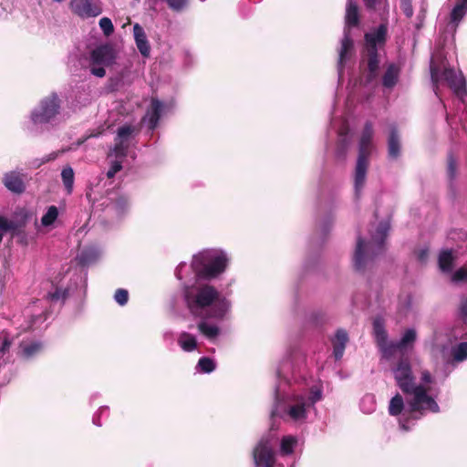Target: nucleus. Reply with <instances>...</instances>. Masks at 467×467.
Masks as SVG:
<instances>
[{
  "mask_svg": "<svg viewBox=\"0 0 467 467\" xmlns=\"http://www.w3.org/2000/svg\"><path fill=\"white\" fill-rule=\"evenodd\" d=\"M346 28L349 30L351 27L359 26L360 17L358 4L353 0H348L345 15Z\"/></svg>",
  "mask_w": 467,
  "mask_h": 467,
  "instance_id": "18",
  "label": "nucleus"
},
{
  "mask_svg": "<svg viewBox=\"0 0 467 467\" xmlns=\"http://www.w3.org/2000/svg\"><path fill=\"white\" fill-rule=\"evenodd\" d=\"M393 374L397 385L401 391L403 393H409L410 388L415 385L410 361L408 359L401 358L393 369Z\"/></svg>",
  "mask_w": 467,
  "mask_h": 467,
  "instance_id": "9",
  "label": "nucleus"
},
{
  "mask_svg": "<svg viewBox=\"0 0 467 467\" xmlns=\"http://www.w3.org/2000/svg\"><path fill=\"white\" fill-rule=\"evenodd\" d=\"M441 78L447 82L450 88L460 99H463L467 95L466 81L462 74H457L451 67H445Z\"/></svg>",
  "mask_w": 467,
  "mask_h": 467,
  "instance_id": "11",
  "label": "nucleus"
},
{
  "mask_svg": "<svg viewBox=\"0 0 467 467\" xmlns=\"http://www.w3.org/2000/svg\"><path fill=\"white\" fill-rule=\"evenodd\" d=\"M402 428H403L404 430H406V431L408 430V429L405 427V425H404V424H402Z\"/></svg>",
  "mask_w": 467,
  "mask_h": 467,
  "instance_id": "58",
  "label": "nucleus"
},
{
  "mask_svg": "<svg viewBox=\"0 0 467 467\" xmlns=\"http://www.w3.org/2000/svg\"><path fill=\"white\" fill-rule=\"evenodd\" d=\"M61 178L63 184L68 194L72 192L74 184V171L70 166H67L62 170Z\"/></svg>",
  "mask_w": 467,
  "mask_h": 467,
  "instance_id": "32",
  "label": "nucleus"
},
{
  "mask_svg": "<svg viewBox=\"0 0 467 467\" xmlns=\"http://www.w3.org/2000/svg\"><path fill=\"white\" fill-rule=\"evenodd\" d=\"M69 7L73 14L83 19L96 17L102 13L99 0H71Z\"/></svg>",
  "mask_w": 467,
  "mask_h": 467,
  "instance_id": "8",
  "label": "nucleus"
},
{
  "mask_svg": "<svg viewBox=\"0 0 467 467\" xmlns=\"http://www.w3.org/2000/svg\"><path fill=\"white\" fill-rule=\"evenodd\" d=\"M163 109V104L159 99L151 98L150 99V107L147 112V117L149 118V129L153 130L157 127L161 112Z\"/></svg>",
  "mask_w": 467,
  "mask_h": 467,
  "instance_id": "19",
  "label": "nucleus"
},
{
  "mask_svg": "<svg viewBox=\"0 0 467 467\" xmlns=\"http://www.w3.org/2000/svg\"><path fill=\"white\" fill-rule=\"evenodd\" d=\"M349 145V140L347 136L340 133V138L337 142L336 155L339 159H345Z\"/></svg>",
  "mask_w": 467,
  "mask_h": 467,
  "instance_id": "35",
  "label": "nucleus"
},
{
  "mask_svg": "<svg viewBox=\"0 0 467 467\" xmlns=\"http://www.w3.org/2000/svg\"><path fill=\"white\" fill-rule=\"evenodd\" d=\"M19 348L21 349L22 357L28 359L39 353L43 348V345L39 341H33L30 343L22 342L19 345Z\"/></svg>",
  "mask_w": 467,
  "mask_h": 467,
  "instance_id": "22",
  "label": "nucleus"
},
{
  "mask_svg": "<svg viewBox=\"0 0 467 467\" xmlns=\"http://www.w3.org/2000/svg\"><path fill=\"white\" fill-rule=\"evenodd\" d=\"M199 331L206 337L208 339H214L220 333V329L217 326L209 325L205 321H202L198 324Z\"/></svg>",
  "mask_w": 467,
  "mask_h": 467,
  "instance_id": "29",
  "label": "nucleus"
},
{
  "mask_svg": "<svg viewBox=\"0 0 467 467\" xmlns=\"http://www.w3.org/2000/svg\"><path fill=\"white\" fill-rule=\"evenodd\" d=\"M185 301L191 314L195 317L201 316L203 309L211 307L210 317L223 318L230 307L229 301L210 285L192 287L185 293Z\"/></svg>",
  "mask_w": 467,
  "mask_h": 467,
  "instance_id": "1",
  "label": "nucleus"
},
{
  "mask_svg": "<svg viewBox=\"0 0 467 467\" xmlns=\"http://www.w3.org/2000/svg\"><path fill=\"white\" fill-rule=\"evenodd\" d=\"M400 67L390 63L382 76V85L387 88H392L396 86L400 77Z\"/></svg>",
  "mask_w": 467,
  "mask_h": 467,
  "instance_id": "21",
  "label": "nucleus"
},
{
  "mask_svg": "<svg viewBox=\"0 0 467 467\" xmlns=\"http://www.w3.org/2000/svg\"><path fill=\"white\" fill-rule=\"evenodd\" d=\"M61 100L52 93L40 100L39 105L31 112V120L35 124L48 123L59 113Z\"/></svg>",
  "mask_w": 467,
  "mask_h": 467,
  "instance_id": "5",
  "label": "nucleus"
},
{
  "mask_svg": "<svg viewBox=\"0 0 467 467\" xmlns=\"http://www.w3.org/2000/svg\"><path fill=\"white\" fill-rule=\"evenodd\" d=\"M378 347L387 358L393 356L397 350L401 349L398 342H388V340L384 345H379Z\"/></svg>",
  "mask_w": 467,
  "mask_h": 467,
  "instance_id": "38",
  "label": "nucleus"
},
{
  "mask_svg": "<svg viewBox=\"0 0 467 467\" xmlns=\"http://www.w3.org/2000/svg\"><path fill=\"white\" fill-rule=\"evenodd\" d=\"M99 24L105 36H109L113 33L114 26L109 17H102Z\"/></svg>",
  "mask_w": 467,
  "mask_h": 467,
  "instance_id": "42",
  "label": "nucleus"
},
{
  "mask_svg": "<svg viewBox=\"0 0 467 467\" xmlns=\"http://www.w3.org/2000/svg\"><path fill=\"white\" fill-rule=\"evenodd\" d=\"M447 176L451 182H452L457 176L458 170V159L452 150L447 153Z\"/></svg>",
  "mask_w": 467,
  "mask_h": 467,
  "instance_id": "26",
  "label": "nucleus"
},
{
  "mask_svg": "<svg viewBox=\"0 0 467 467\" xmlns=\"http://www.w3.org/2000/svg\"><path fill=\"white\" fill-rule=\"evenodd\" d=\"M389 231L387 222H380L370 241L366 242L361 236L357 239L353 256V265L357 272L365 273L374 265L375 257L385 250V240Z\"/></svg>",
  "mask_w": 467,
  "mask_h": 467,
  "instance_id": "3",
  "label": "nucleus"
},
{
  "mask_svg": "<svg viewBox=\"0 0 467 467\" xmlns=\"http://www.w3.org/2000/svg\"><path fill=\"white\" fill-rule=\"evenodd\" d=\"M57 154L56 152H52V153H50V154H49V155H48V156H47L44 161H42L38 164V166H39V165H41V164H43V163H45V162H47V161H53V160H55V159L57 158Z\"/></svg>",
  "mask_w": 467,
  "mask_h": 467,
  "instance_id": "53",
  "label": "nucleus"
},
{
  "mask_svg": "<svg viewBox=\"0 0 467 467\" xmlns=\"http://www.w3.org/2000/svg\"><path fill=\"white\" fill-rule=\"evenodd\" d=\"M122 169V161H114L111 162L109 169L107 171V177L109 179L113 178L117 172H119Z\"/></svg>",
  "mask_w": 467,
  "mask_h": 467,
  "instance_id": "47",
  "label": "nucleus"
},
{
  "mask_svg": "<svg viewBox=\"0 0 467 467\" xmlns=\"http://www.w3.org/2000/svg\"><path fill=\"white\" fill-rule=\"evenodd\" d=\"M400 7L408 18H410L413 16L411 0H400Z\"/></svg>",
  "mask_w": 467,
  "mask_h": 467,
  "instance_id": "46",
  "label": "nucleus"
},
{
  "mask_svg": "<svg viewBox=\"0 0 467 467\" xmlns=\"http://www.w3.org/2000/svg\"><path fill=\"white\" fill-rule=\"evenodd\" d=\"M3 183L7 190L16 194H21L26 190L23 177L16 171L5 173L3 177Z\"/></svg>",
  "mask_w": 467,
  "mask_h": 467,
  "instance_id": "14",
  "label": "nucleus"
},
{
  "mask_svg": "<svg viewBox=\"0 0 467 467\" xmlns=\"http://www.w3.org/2000/svg\"><path fill=\"white\" fill-rule=\"evenodd\" d=\"M404 409V400L400 393H397L389 401V413L391 416H399Z\"/></svg>",
  "mask_w": 467,
  "mask_h": 467,
  "instance_id": "28",
  "label": "nucleus"
},
{
  "mask_svg": "<svg viewBox=\"0 0 467 467\" xmlns=\"http://www.w3.org/2000/svg\"><path fill=\"white\" fill-rule=\"evenodd\" d=\"M451 280L452 283L458 284L461 282H467V268L462 266L456 270L454 274L451 275Z\"/></svg>",
  "mask_w": 467,
  "mask_h": 467,
  "instance_id": "40",
  "label": "nucleus"
},
{
  "mask_svg": "<svg viewBox=\"0 0 467 467\" xmlns=\"http://www.w3.org/2000/svg\"><path fill=\"white\" fill-rule=\"evenodd\" d=\"M179 345L184 351L192 352L197 348V341L194 336L183 332L180 336Z\"/></svg>",
  "mask_w": 467,
  "mask_h": 467,
  "instance_id": "25",
  "label": "nucleus"
},
{
  "mask_svg": "<svg viewBox=\"0 0 467 467\" xmlns=\"http://www.w3.org/2000/svg\"><path fill=\"white\" fill-rule=\"evenodd\" d=\"M187 1L188 0H167V4L173 11L180 12L184 8Z\"/></svg>",
  "mask_w": 467,
  "mask_h": 467,
  "instance_id": "48",
  "label": "nucleus"
},
{
  "mask_svg": "<svg viewBox=\"0 0 467 467\" xmlns=\"http://www.w3.org/2000/svg\"><path fill=\"white\" fill-rule=\"evenodd\" d=\"M58 210L55 205L49 206L47 213L41 218V223L44 226H49L57 220Z\"/></svg>",
  "mask_w": 467,
  "mask_h": 467,
  "instance_id": "36",
  "label": "nucleus"
},
{
  "mask_svg": "<svg viewBox=\"0 0 467 467\" xmlns=\"http://www.w3.org/2000/svg\"><path fill=\"white\" fill-rule=\"evenodd\" d=\"M388 39V25L380 24L376 29L365 33L364 44L360 53V67L364 68L367 83H371L379 76L380 65L379 51L384 48Z\"/></svg>",
  "mask_w": 467,
  "mask_h": 467,
  "instance_id": "2",
  "label": "nucleus"
},
{
  "mask_svg": "<svg viewBox=\"0 0 467 467\" xmlns=\"http://www.w3.org/2000/svg\"><path fill=\"white\" fill-rule=\"evenodd\" d=\"M112 204L117 211H124L128 206V200L124 196H119L112 201Z\"/></svg>",
  "mask_w": 467,
  "mask_h": 467,
  "instance_id": "49",
  "label": "nucleus"
},
{
  "mask_svg": "<svg viewBox=\"0 0 467 467\" xmlns=\"http://www.w3.org/2000/svg\"><path fill=\"white\" fill-rule=\"evenodd\" d=\"M320 398H321L320 392L314 393V395L311 397L312 402L315 403L316 401L320 400Z\"/></svg>",
  "mask_w": 467,
  "mask_h": 467,
  "instance_id": "56",
  "label": "nucleus"
},
{
  "mask_svg": "<svg viewBox=\"0 0 467 467\" xmlns=\"http://www.w3.org/2000/svg\"><path fill=\"white\" fill-rule=\"evenodd\" d=\"M431 78L435 90L438 89V82L440 80L439 69L434 66H431Z\"/></svg>",
  "mask_w": 467,
  "mask_h": 467,
  "instance_id": "51",
  "label": "nucleus"
},
{
  "mask_svg": "<svg viewBox=\"0 0 467 467\" xmlns=\"http://www.w3.org/2000/svg\"><path fill=\"white\" fill-rule=\"evenodd\" d=\"M408 394H411L412 398L408 400L410 413L420 412L421 415L424 410L438 412L440 407L437 402L427 393V389L422 385H413Z\"/></svg>",
  "mask_w": 467,
  "mask_h": 467,
  "instance_id": "6",
  "label": "nucleus"
},
{
  "mask_svg": "<svg viewBox=\"0 0 467 467\" xmlns=\"http://www.w3.org/2000/svg\"><path fill=\"white\" fill-rule=\"evenodd\" d=\"M354 54V41L348 29H344V36L341 39V47L338 51L337 67L340 72L345 68L346 62Z\"/></svg>",
  "mask_w": 467,
  "mask_h": 467,
  "instance_id": "13",
  "label": "nucleus"
},
{
  "mask_svg": "<svg viewBox=\"0 0 467 467\" xmlns=\"http://www.w3.org/2000/svg\"><path fill=\"white\" fill-rule=\"evenodd\" d=\"M454 256L451 250H443L438 258L439 267L442 272H450L452 269Z\"/></svg>",
  "mask_w": 467,
  "mask_h": 467,
  "instance_id": "24",
  "label": "nucleus"
},
{
  "mask_svg": "<svg viewBox=\"0 0 467 467\" xmlns=\"http://www.w3.org/2000/svg\"><path fill=\"white\" fill-rule=\"evenodd\" d=\"M368 10L375 11L380 6H385L388 4V0H362Z\"/></svg>",
  "mask_w": 467,
  "mask_h": 467,
  "instance_id": "45",
  "label": "nucleus"
},
{
  "mask_svg": "<svg viewBox=\"0 0 467 467\" xmlns=\"http://www.w3.org/2000/svg\"><path fill=\"white\" fill-rule=\"evenodd\" d=\"M374 135L373 125L367 121L364 125L358 143V154L355 165L353 181L357 197H359L367 179L369 167V159L372 151V139Z\"/></svg>",
  "mask_w": 467,
  "mask_h": 467,
  "instance_id": "4",
  "label": "nucleus"
},
{
  "mask_svg": "<svg viewBox=\"0 0 467 467\" xmlns=\"http://www.w3.org/2000/svg\"><path fill=\"white\" fill-rule=\"evenodd\" d=\"M295 443L296 441L292 437H284L281 441V451L285 454L291 453Z\"/></svg>",
  "mask_w": 467,
  "mask_h": 467,
  "instance_id": "44",
  "label": "nucleus"
},
{
  "mask_svg": "<svg viewBox=\"0 0 467 467\" xmlns=\"http://www.w3.org/2000/svg\"><path fill=\"white\" fill-rule=\"evenodd\" d=\"M400 140L398 129L393 126L390 128L388 140V154L391 159H397L400 155Z\"/></svg>",
  "mask_w": 467,
  "mask_h": 467,
  "instance_id": "20",
  "label": "nucleus"
},
{
  "mask_svg": "<svg viewBox=\"0 0 467 467\" xmlns=\"http://www.w3.org/2000/svg\"><path fill=\"white\" fill-rule=\"evenodd\" d=\"M467 13V0H459L450 13L449 26L455 33Z\"/></svg>",
  "mask_w": 467,
  "mask_h": 467,
  "instance_id": "15",
  "label": "nucleus"
},
{
  "mask_svg": "<svg viewBox=\"0 0 467 467\" xmlns=\"http://www.w3.org/2000/svg\"><path fill=\"white\" fill-rule=\"evenodd\" d=\"M228 263V258L222 253L211 259L201 267L195 268V273L199 278L213 279L224 272Z\"/></svg>",
  "mask_w": 467,
  "mask_h": 467,
  "instance_id": "7",
  "label": "nucleus"
},
{
  "mask_svg": "<svg viewBox=\"0 0 467 467\" xmlns=\"http://www.w3.org/2000/svg\"><path fill=\"white\" fill-rule=\"evenodd\" d=\"M288 414L294 420L305 419L306 417L305 403L301 402L291 406Z\"/></svg>",
  "mask_w": 467,
  "mask_h": 467,
  "instance_id": "34",
  "label": "nucleus"
},
{
  "mask_svg": "<svg viewBox=\"0 0 467 467\" xmlns=\"http://www.w3.org/2000/svg\"><path fill=\"white\" fill-rule=\"evenodd\" d=\"M417 337L416 331L412 328L407 329L403 334L400 340L398 342L400 347L402 348L415 342Z\"/></svg>",
  "mask_w": 467,
  "mask_h": 467,
  "instance_id": "37",
  "label": "nucleus"
},
{
  "mask_svg": "<svg viewBox=\"0 0 467 467\" xmlns=\"http://www.w3.org/2000/svg\"><path fill=\"white\" fill-rule=\"evenodd\" d=\"M138 132L139 130L135 126L125 124L118 129L115 138L130 142L131 136Z\"/></svg>",
  "mask_w": 467,
  "mask_h": 467,
  "instance_id": "30",
  "label": "nucleus"
},
{
  "mask_svg": "<svg viewBox=\"0 0 467 467\" xmlns=\"http://www.w3.org/2000/svg\"><path fill=\"white\" fill-rule=\"evenodd\" d=\"M105 66L91 65L90 72L98 78H103L106 75Z\"/></svg>",
  "mask_w": 467,
  "mask_h": 467,
  "instance_id": "50",
  "label": "nucleus"
},
{
  "mask_svg": "<svg viewBox=\"0 0 467 467\" xmlns=\"http://www.w3.org/2000/svg\"><path fill=\"white\" fill-rule=\"evenodd\" d=\"M115 144L113 147V153L117 158L123 159L127 156L130 142L122 140H117V138L114 139Z\"/></svg>",
  "mask_w": 467,
  "mask_h": 467,
  "instance_id": "33",
  "label": "nucleus"
},
{
  "mask_svg": "<svg viewBox=\"0 0 467 467\" xmlns=\"http://www.w3.org/2000/svg\"><path fill=\"white\" fill-rule=\"evenodd\" d=\"M49 297L51 300L64 299L66 297V291L57 289L55 292L49 294Z\"/></svg>",
  "mask_w": 467,
  "mask_h": 467,
  "instance_id": "52",
  "label": "nucleus"
},
{
  "mask_svg": "<svg viewBox=\"0 0 467 467\" xmlns=\"http://www.w3.org/2000/svg\"><path fill=\"white\" fill-rule=\"evenodd\" d=\"M451 357L454 362H462L467 359V342H461L451 348Z\"/></svg>",
  "mask_w": 467,
  "mask_h": 467,
  "instance_id": "31",
  "label": "nucleus"
},
{
  "mask_svg": "<svg viewBox=\"0 0 467 467\" xmlns=\"http://www.w3.org/2000/svg\"><path fill=\"white\" fill-rule=\"evenodd\" d=\"M198 367L202 372L211 373L215 369V363L212 358L202 357L198 361Z\"/></svg>",
  "mask_w": 467,
  "mask_h": 467,
  "instance_id": "39",
  "label": "nucleus"
},
{
  "mask_svg": "<svg viewBox=\"0 0 467 467\" xmlns=\"http://www.w3.org/2000/svg\"><path fill=\"white\" fill-rule=\"evenodd\" d=\"M458 313L460 318L467 323V295H462L460 298V303L458 306Z\"/></svg>",
  "mask_w": 467,
  "mask_h": 467,
  "instance_id": "41",
  "label": "nucleus"
},
{
  "mask_svg": "<svg viewBox=\"0 0 467 467\" xmlns=\"http://www.w3.org/2000/svg\"><path fill=\"white\" fill-rule=\"evenodd\" d=\"M373 334L377 345H384L388 340V333L385 329V325L382 319L376 318L373 321Z\"/></svg>",
  "mask_w": 467,
  "mask_h": 467,
  "instance_id": "23",
  "label": "nucleus"
},
{
  "mask_svg": "<svg viewBox=\"0 0 467 467\" xmlns=\"http://www.w3.org/2000/svg\"><path fill=\"white\" fill-rule=\"evenodd\" d=\"M422 380L426 383H430L431 381V376L428 371L422 373Z\"/></svg>",
  "mask_w": 467,
  "mask_h": 467,
  "instance_id": "54",
  "label": "nucleus"
},
{
  "mask_svg": "<svg viewBox=\"0 0 467 467\" xmlns=\"http://www.w3.org/2000/svg\"><path fill=\"white\" fill-rule=\"evenodd\" d=\"M115 52L109 45H102L92 50L90 54L91 65L111 66L115 61Z\"/></svg>",
  "mask_w": 467,
  "mask_h": 467,
  "instance_id": "12",
  "label": "nucleus"
},
{
  "mask_svg": "<svg viewBox=\"0 0 467 467\" xmlns=\"http://www.w3.org/2000/svg\"><path fill=\"white\" fill-rule=\"evenodd\" d=\"M28 219V215L26 213H23V218L21 221H15V220H8L5 217H4V232H17L22 227H24L26 223V221Z\"/></svg>",
  "mask_w": 467,
  "mask_h": 467,
  "instance_id": "27",
  "label": "nucleus"
},
{
  "mask_svg": "<svg viewBox=\"0 0 467 467\" xmlns=\"http://www.w3.org/2000/svg\"><path fill=\"white\" fill-rule=\"evenodd\" d=\"M3 222H4V216H0V243L3 240V234L5 233Z\"/></svg>",
  "mask_w": 467,
  "mask_h": 467,
  "instance_id": "55",
  "label": "nucleus"
},
{
  "mask_svg": "<svg viewBox=\"0 0 467 467\" xmlns=\"http://www.w3.org/2000/svg\"><path fill=\"white\" fill-rule=\"evenodd\" d=\"M133 34L139 51L143 57H148L150 53V46L144 29L139 24H135L133 26Z\"/></svg>",
  "mask_w": 467,
  "mask_h": 467,
  "instance_id": "16",
  "label": "nucleus"
},
{
  "mask_svg": "<svg viewBox=\"0 0 467 467\" xmlns=\"http://www.w3.org/2000/svg\"><path fill=\"white\" fill-rule=\"evenodd\" d=\"M114 299L120 306L126 305L129 300L128 290L123 289V288L117 289L115 292V295H114Z\"/></svg>",
  "mask_w": 467,
  "mask_h": 467,
  "instance_id": "43",
  "label": "nucleus"
},
{
  "mask_svg": "<svg viewBox=\"0 0 467 467\" xmlns=\"http://www.w3.org/2000/svg\"><path fill=\"white\" fill-rule=\"evenodd\" d=\"M255 467H274L275 454L269 440L262 438L253 451Z\"/></svg>",
  "mask_w": 467,
  "mask_h": 467,
  "instance_id": "10",
  "label": "nucleus"
},
{
  "mask_svg": "<svg viewBox=\"0 0 467 467\" xmlns=\"http://www.w3.org/2000/svg\"><path fill=\"white\" fill-rule=\"evenodd\" d=\"M9 347H10V343L5 339V340L4 341V343H3V346H2L1 350H2L3 352H5V350H7V349L9 348Z\"/></svg>",
  "mask_w": 467,
  "mask_h": 467,
  "instance_id": "57",
  "label": "nucleus"
},
{
  "mask_svg": "<svg viewBox=\"0 0 467 467\" xmlns=\"http://www.w3.org/2000/svg\"><path fill=\"white\" fill-rule=\"evenodd\" d=\"M348 342V335L345 329H337L333 339V355L336 360L341 359L344 355V351Z\"/></svg>",
  "mask_w": 467,
  "mask_h": 467,
  "instance_id": "17",
  "label": "nucleus"
}]
</instances>
